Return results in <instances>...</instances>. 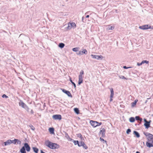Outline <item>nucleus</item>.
<instances>
[{
	"mask_svg": "<svg viewBox=\"0 0 153 153\" xmlns=\"http://www.w3.org/2000/svg\"><path fill=\"white\" fill-rule=\"evenodd\" d=\"M45 144L46 146L51 149H56L59 147V145L57 143H53L49 140L45 141Z\"/></svg>",
	"mask_w": 153,
	"mask_h": 153,
	"instance_id": "f257e3e1",
	"label": "nucleus"
},
{
	"mask_svg": "<svg viewBox=\"0 0 153 153\" xmlns=\"http://www.w3.org/2000/svg\"><path fill=\"white\" fill-rule=\"evenodd\" d=\"M25 148H26L27 151H30V147L28 144L27 143H25L24 144V146L20 149V152L21 153H26Z\"/></svg>",
	"mask_w": 153,
	"mask_h": 153,
	"instance_id": "f03ea898",
	"label": "nucleus"
},
{
	"mask_svg": "<svg viewBox=\"0 0 153 153\" xmlns=\"http://www.w3.org/2000/svg\"><path fill=\"white\" fill-rule=\"evenodd\" d=\"M143 134L146 137L148 141L153 143V135L149 133L146 132H144Z\"/></svg>",
	"mask_w": 153,
	"mask_h": 153,
	"instance_id": "7ed1b4c3",
	"label": "nucleus"
},
{
	"mask_svg": "<svg viewBox=\"0 0 153 153\" xmlns=\"http://www.w3.org/2000/svg\"><path fill=\"white\" fill-rule=\"evenodd\" d=\"M90 123L91 125L94 127H95L97 126H99L102 124V123H99L97 121H93L92 120H90Z\"/></svg>",
	"mask_w": 153,
	"mask_h": 153,
	"instance_id": "20e7f679",
	"label": "nucleus"
},
{
	"mask_svg": "<svg viewBox=\"0 0 153 153\" xmlns=\"http://www.w3.org/2000/svg\"><path fill=\"white\" fill-rule=\"evenodd\" d=\"M84 71L83 70H81L79 73V81L78 84L80 85L83 82V75L84 74Z\"/></svg>",
	"mask_w": 153,
	"mask_h": 153,
	"instance_id": "39448f33",
	"label": "nucleus"
},
{
	"mask_svg": "<svg viewBox=\"0 0 153 153\" xmlns=\"http://www.w3.org/2000/svg\"><path fill=\"white\" fill-rule=\"evenodd\" d=\"M76 27V25L75 23L73 22H69L68 24L67 28L68 29H70L72 28V27L75 28Z\"/></svg>",
	"mask_w": 153,
	"mask_h": 153,
	"instance_id": "423d86ee",
	"label": "nucleus"
},
{
	"mask_svg": "<svg viewBox=\"0 0 153 153\" xmlns=\"http://www.w3.org/2000/svg\"><path fill=\"white\" fill-rule=\"evenodd\" d=\"M144 121L145 122L144 124V126H145L146 128L148 129L150 127V124L151 122V120L148 121L145 119H144Z\"/></svg>",
	"mask_w": 153,
	"mask_h": 153,
	"instance_id": "0eeeda50",
	"label": "nucleus"
},
{
	"mask_svg": "<svg viewBox=\"0 0 153 153\" xmlns=\"http://www.w3.org/2000/svg\"><path fill=\"white\" fill-rule=\"evenodd\" d=\"M139 28L141 29L145 30L151 28L150 26L148 25H146L139 27Z\"/></svg>",
	"mask_w": 153,
	"mask_h": 153,
	"instance_id": "6e6552de",
	"label": "nucleus"
},
{
	"mask_svg": "<svg viewBox=\"0 0 153 153\" xmlns=\"http://www.w3.org/2000/svg\"><path fill=\"white\" fill-rule=\"evenodd\" d=\"M53 119L55 120H61L62 119V116L60 114H56L53 115L52 116Z\"/></svg>",
	"mask_w": 153,
	"mask_h": 153,
	"instance_id": "1a4fd4ad",
	"label": "nucleus"
},
{
	"mask_svg": "<svg viewBox=\"0 0 153 153\" xmlns=\"http://www.w3.org/2000/svg\"><path fill=\"white\" fill-rule=\"evenodd\" d=\"M14 142V140H7V141L4 142V145L6 146L8 145L9 144H10L11 143H13L14 144H16V142Z\"/></svg>",
	"mask_w": 153,
	"mask_h": 153,
	"instance_id": "9d476101",
	"label": "nucleus"
},
{
	"mask_svg": "<svg viewBox=\"0 0 153 153\" xmlns=\"http://www.w3.org/2000/svg\"><path fill=\"white\" fill-rule=\"evenodd\" d=\"M91 56L93 58L96 59H102L103 58V56L101 55L99 56L91 54Z\"/></svg>",
	"mask_w": 153,
	"mask_h": 153,
	"instance_id": "9b49d317",
	"label": "nucleus"
},
{
	"mask_svg": "<svg viewBox=\"0 0 153 153\" xmlns=\"http://www.w3.org/2000/svg\"><path fill=\"white\" fill-rule=\"evenodd\" d=\"M19 105L22 106L23 108H26L28 109H29L28 107L22 101H21L19 103Z\"/></svg>",
	"mask_w": 153,
	"mask_h": 153,
	"instance_id": "f8f14e48",
	"label": "nucleus"
},
{
	"mask_svg": "<svg viewBox=\"0 0 153 153\" xmlns=\"http://www.w3.org/2000/svg\"><path fill=\"white\" fill-rule=\"evenodd\" d=\"M62 90L63 92L67 94L68 96L71 97H72V96L69 91H66L64 89H62Z\"/></svg>",
	"mask_w": 153,
	"mask_h": 153,
	"instance_id": "ddd939ff",
	"label": "nucleus"
},
{
	"mask_svg": "<svg viewBox=\"0 0 153 153\" xmlns=\"http://www.w3.org/2000/svg\"><path fill=\"white\" fill-rule=\"evenodd\" d=\"M110 90L111 91L110 101L111 102L113 100L112 99L114 97V91L113 88H111Z\"/></svg>",
	"mask_w": 153,
	"mask_h": 153,
	"instance_id": "4468645a",
	"label": "nucleus"
},
{
	"mask_svg": "<svg viewBox=\"0 0 153 153\" xmlns=\"http://www.w3.org/2000/svg\"><path fill=\"white\" fill-rule=\"evenodd\" d=\"M105 130L104 128H101L100 129V134H101L102 136H103L105 135Z\"/></svg>",
	"mask_w": 153,
	"mask_h": 153,
	"instance_id": "2eb2a0df",
	"label": "nucleus"
},
{
	"mask_svg": "<svg viewBox=\"0 0 153 153\" xmlns=\"http://www.w3.org/2000/svg\"><path fill=\"white\" fill-rule=\"evenodd\" d=\"M82 146L85 149H88V146L85 145V143L82 142L81 141L80 143V146Z\"/></svg>",
	"mask_w": 153,
	"mask_h": 153,
	"instance_id": "dca6fc26",
	"label": "nucleus"
},
{
	"mask_svg": "<svg viewBox=\"0 0 153 153\" xmlns=\"http://www.w3.org/2000/svg\"><path fill=\"white\" fill-rule=\"evenodd\" d=\"M49 131L51 134H54V128H50L49 129Z\"/></svg>",
	"mask_w": 153,
	"mask_h": 153,
	"instance_id": "f3484780",
	"label": "nucleus"
},
{
	"mask_svg": "<svg viewBox=\"0 0 153 153\" xmlns=\"http://www.w3.org/2000/svg\"><path fill=\"white\" fill-rule=\"evenodd\" d=\"M152 143H150L148 142H146V145L147 147H153V145L152 144Z\"/></svg>",
	"mask_w": 153,
	"mask_h": 153,
	"instance_id": "a211bd4d",
	"label": "nucleus"
},
{
	"mask_svg": "<svg viewBox=\"0 0 153 153\" xmlns=\"http://www.w3.org/2000/svg\"><path fill=\"white\" fill-rule=\"evenodd\" d=\"M134 134L137 137H140V135L139 133L136 131H134Z\"/></svg>",
	"mask_w": 153,
	"mask_h": 153,
	"instance_id": "6ab92c4d",
	"label": "nucleus"
},
{
	"mask_svg": "<svg viewBox=\"0 0 153 153\" xmlns=\"http://www.w3.org/2000/svg\"><path fill=\"white\" fill-rule=\"evenodd\" d=\"M33 149L34 151V152H35V153H38V152L39 151L38 149L36 147H33Z\"/></svg>",
	"mask_w": 153,
	"mask_h": 153,
	"instance_id": "aec40b11",
	"label": "nucleus"
},
{
	"mask_svg": "<svg viewBox=\"0 0 153 153\" xmlns=\"http://www.w3.org/2000/svg\"><path fill=\"white\" fill-rule=\"evenodd\" d=\"M79 49V48L78 47H76L72 49V50L76 52L78 51Z\"/></svg>",
	"mask_w": 153,
	"mask_h": 153,
	"instance_id": "412c9836",
	"label": "nucleus"
},
{
	"mask_svg": "<svg viewBox=\"0 0 153 153\" xmlns=\"http://www.w3.org/2000/svg\"><path fill=\"white\" fill-rule=\"evenodd\" d=\"M74 111L77 114H78L79 113V110L77 108H75L74 109Z\"/></svg>",
	"mask_w": 153,
	"mask_h": 153,
	"instance_id": "4be33fe9",
	"label": "nucleus"
},
{
	"mask_svg": "<svg viewBox=\"0 0 153 153\" xmlns=\"http://www.w3.org/2000/svg\"><path fill=\"white\" fill-rule=\"evenodd\" d=\"M73 142L74 143L75 145H78L79 146H80V144L79 143V142L78 140H74Z\"/></svg>",
	"mask_w": 153,
	"mask_h": 153,
	"instance_id": "5701e85b",
	"label": "nucleus"
},
{
	"mask_svg": "<svg viewBox=\"0 0 153 153\" xmlns=\"http://www.w3.org/2000/svg\"><path fill=\"white\" fill-rule=\"evenodd\" d=\"M129 121L131 122H134L135 121V119L133 117H131L129 119Z\"/></svg>",
	"mask_w": 153,
	"mask_h": 153,
	"instance_id": "b1692460",
	"label": "nucleus"
},
{
	"mask_svg": "<svg viewBox=\"0 0 153 153\" xmlns=\"http://www.w3.org/2000/svg\"><path fill=\"white\" fill-rule=\"evenodd\" d=\"M14 140V142H16L18 144H21V141H20L18 139H15Z\"/></svg>",
	"mask_w": 153,
	"mask_h": 153,
	"instance_id": "393cba45",
	"label": "nucleus"
},
{
	"mask_svg": "<svg viewBox=\"0 0 153 153\" xmlns=\"http://www.w3.org/2000/svg\"><path fill=\"white\" fill-rule=\"evenodd\" d=\"M81 52L82 54L83 53L87 54V51L85 49H83Z\"/></svg>",
	"mask_w": 153,
	"mask_h": 153,
	"instance_id": "a878e982",
	"label": "nucleus"
},
{
	"mask_svg": "<svg viewBox=\"0 0 153 153\" xmlns=\"http://www.w3.org/2000/svg\"><path fill=\"white\" fill-rule=\"evenodd\" d=\"M77 135L78 137L81 138V140H82V139L83 138L82 135L80 133H79L77 134Z\"/></svg>",
	"mask_w": 153,
	"mask_h": 153,
	"instance_id": "bb28decb",
	"label": "nucleus"
},
{
	"mask_svg": "<svg viewBox=\"0 0 153 153\" xmlns=\"http://www.w3.org/2000/svg\"><path fill=\"white\" fill-rule=\"evenodd\" d=\"M65 46V45L63 43H60L59 45V47L61 48H63Z\"/></svg>",
	"mask_w": 153,
	"mask_h": 153,
	"instance_id": "cd10ccee",
	"label": "nucleus"
},
{
	"mask_svg": "<svg viewBox=\"0 0 153 153\" xmlns=\"http://www.w3.org/2000/svg\"><path fill=\"white\" fill-rule=\"evenodd\" d=\"M70 81L71 82V83L74 85V88H76V85L75 83L72 81V80H71V79H70Z\"/></svg>",
	"mask_w": 153,
	"mask_h": 153,
	"instance_id": "c85d7f7f",
	"label": "nucleus"
},
{
	"mask_svg": "<svg viewBox=\"0 0 153 153\" xmlns=\"http://www.w3.org/2000/svg\"><path fill=\"white\" fill-rule=\"evenodd\" d=\"M114 26H111L110 27H108V30H113L114 29Z\"/></svg>",
	"mask_w": 153,
	"mask_h": 153,
	"instance_id": "c756f323",
	"label": "nucleus"
},
{
	"mask_svg": "<svg viewBox=\"0 0 153 153\" xmlns=\"http://www.w3.org/2000/svg\"><path fill=\"white\" fill-rule=\"evenodd\" d=\"M120 79H126V80H127V79H128V78H127L125 77H124V76H120Z\"/></svg>",
	"mask_w": 153,
	"mask_h": 153,
	"instance_id": "7c9ffc66",
	"label": "nucleus"
},
{
	"mask_svg": "<svg viewBox=\"0 0 153 153\" xmlns=\"http://www.w3.org/2000/svg\"><path fill=\"white\" fill-rule=\"evenodd\" d=\"M143 64H144V63H146V64H148L149 63V61H147V60H143L142 62Z\"/></svg>",
	"mask_w": 153,
	"mask_h": 153,
	"instance_id": "2f4dec72",
	"label": "nucleus"
},
{
	"mask_svg": "<svg viewBox=\"0 0 153 153\" xmlns=\"http://www.w3.org/2000/svg\"><path fill=\"white\" fill-rule=\"evenodd\" d=\"M137 101L135 100V101L134 102H133L132 103V105L133 106H134V105H136V102H137Z\"/></svg>",
	"mask_w": 153,
	"mask_h": 153,
	"instance_id": "473e14b6",
	"label": "nucleus"
},
{
	"mask_svg": "<svg viewBox=\"0 0 153 153\" xmlns=\"http://www.w3.org/2000/svg\"><path fill=\"white\" fill-rule=\"evenodd\" d=\"M131 131V130L130 129H128L126 133L127 134H129Z\"/></svg>",
	"mask_w": 153,
	"mask_h": 153,
	"instance_id": "72a5a7b5",
	"label": "nucleus"
},
{
	"mask_svg": "<svg viewBox=\"0 0 153 153\" xmlns=\"http://www.w3.org/2000/svg\"><path fill=\"white\" fill-rule=\"evenodd\" d=\"M135 119L136 120H140V117L139 116H137L135 117Z\"/></svg>",
	"mask_w": 153,
	"mask_h": 153,
	"instance_id": "f704fd0d",
	"label": "nucleus"
},
{
	"mask_svg": "<svg viewBox=\"0 0 153 153\" xmlns=\"http://www.w3.org/2000/svg\"><path fill=\"white\" fill-rule=\"evenodd\" d=\"M2 97L3 98L5 97V98H7L8 97L6 96L5 94H3L2 96Z\"/></svg>",
	"mask_w": 153,
	"mask_h": 153,
	"instance_id": "c9c22d12",
	"label": "nucleus"
},
{
	"mask_svg": "<svg viewBox=\"0 0 153 153\" xmlns=\"http://www.w3.org/2000/svg\"><path fill=\"white\" fill-rule=\"evenodd\" d=\"M143 63L142 62L140 63H137V65H138V66H140V65H142Z\"/></svg>",
	"mask_w": 153,
	"mask_h": 153,
	"instance_id": "e433bc0d",
	"label": "nucleus"
},
{
	"mask_svg": "<svg viewBox=\"0 0 153 153\" xmlns=\"http://www.w3.org/2000/svg\"><path fill=\"white\" fill-rule=\"evenodd\" d=\"M123 68H125V69H128V68H131V67H126V66H123Z\"/></svg>",
	"mask_w": 153,
	"mask_h": 153,
	"instance_id": "4c0bfd02",
	"label": "nucleus"
},
{
	"mask_svg": "<svg viewBox=\"0 0 153 153\" xmlns=\"http://www.w3.org/2000/svg\"><path fill=\"white\" fill-rule=\"evenodd\" d=\"M77 54H78V55L82 54V52L80 51H79V53H77Z\"/></svg>",
	"mask_w": 153,
	"mask_h": 153,
	"instance_id": "58836bf2",
	"label": "nucleus"
},
{
	"mask_svg": "<svg viewBox=\"0 0 153 153\" xmlns=\"http://www.w3.org/2000/svg\"><path fill=\"white\" fill-rule=\"evenodd\" d=\"M100 139L101 141H104V140L101 137L100 138Z\"/></svg>",
	"mask_w": 153,
	"mask_h": 153,
	"instance_id": "ea45409f",
	"label": "nucleus"
},
{
	"mask_svg": "<svg viewBox=\"0 0 153 153\" xmlns=\"http://www.w3.org/2000/svg\"><path fill=\"white\" fill-rule=\"evenodd\" d=\"M30 112H31V113L32 114H33L34 112H33V110H31Z\"/></svg>",
	"mask_w": 153,
	"mask_h": 153,
	"instance_id": "a19ab883",
	"label": "nucleus"
},
{
	"mask_svg": "<svg viewBox=\"0 0 153 153\" xmlns=\"http://www.w3.org/2000/svg\"><path fill=\"white\" fill-rule=\"evenodd\" d=\"M31 127H33V128H32V129L33 130H34L35 129V128H34V127L33 126H32H32H31Z\"/></svg>",
	"mask_w": 153,
	"mask_h": 153,
	"instance_id": "79ce46f5",
	"label": "nucleus"
},
{
	"mask_svg": "<svg viewBox=\"0 0 153 153\" xmlns=\"http://www.w3.org/2000/svg\"><path fill=\"white\" fill-rule=\"evenodd\" d=\"M140 122H141L142 120V119L141 118H140V120H139Z\"/></svg>",
	"mask_w": 153,
	"mask_h": 153,
	"instance_id": "37998d69",
	"label": "nucleus"
},
{
	"mask_svg": "<svg viewBox=\"0 0 153 153\" xmlns=\"http://www.w3.org/2000/svg\"><path fill=\"white\" fill-rule=\"evenodd\" d=\"M89 15H87V16H86V18H89Z\"/></svg>",
	"mask_w": 153,
	"mask_h": 153,
	"instance_id": "c03bdc74",
	"label": "nucleus"
},
{
	"mask_svg": "<svg viewBox=\"0 0 153 153\" xmlns=\"http://www.w3.org/2000/svg\"><path fill=\"white\" fill-rule=\"evenodd\" d=\"M41 153H45L44 152H43L42 150L41 151Z\"/></svg>",
	"mask_w": 153,
	"mask_h": 153,
	"instance_id": "a18cd8bd",
	"label": "nucleus"
},
{
	"mask_svg": "<svg viewBox=\"0 0 153 153\" xmlns=\"http://www.w3.org/2000/svg\"><path fill=\"white\" fill-rule=\"evenodd\" d=\"M136 153H140L139 152L137 151L136 152Z\"/></svg>",
	"mask_w": 153,
	"mask_h": 153,
	"instance_id": "49530a36",
	"label": "nucleus"
}]
</instances>
